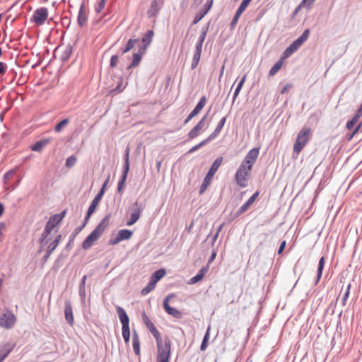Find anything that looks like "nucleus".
Listing matches in <instances>:
<instances>
[{"mask_svg":"<svg viewBox=\"0 0 362 362\" xmlns=\"http://www.w3.org/2000/svg\"><path fill=\"white\" fill-rule=\"evenodd\" d=\"M156 362H170L171 356V341L168 336L164 337L163 341L156 344Z\"/></svg>","mask_w":362,"mask_h":362,"instance_id":"obj_1","label":"nucleus"},{"mask_svg":"<svg viewBox=\"0 0 362 362\" xmlns=\"http://www.w3.org/2000/svg\"><path fill=\"white\" fill-rule=\"evenodd\" d=\"M223 157H218L211 165L209 170H208L206 176L204 177L203 182L199 188V194H202L207 189L208 186L210 185V182L218 170V168L221 165L223 162Z\"/></svg>","mask_w":362,"mask_h":362,"instance_id":"obj_2","label":"nucleus"},{"mask_svg":"<svg viewBox=\"0 0 362 362\" xmlns=\"http://www.w3.org/2000/svg\"><path fill=\"white\" fill-rule=\"evenodd\" d=\"M311 136V129L303 127L297 135V139L293 145V152L298 154L307 144Z\"/></svg>","mask_w":362,"mask_h":362,"instance_id":"obj_3","label":"nucleus"},{"mask_svg":"<svg viewBox=\"0 0 362 362\" xmlns=\"http://www.w3.org/2000/svg\"><path fill=\"white\" fill-rule=\"evenodd\" d=\"M59 223L55 219L53 220V217L51 216L49 220L47 221L44 228V230L42 231L41 236L39 239V243L41 244L40 252L42 251L44 245L47 243V238L48 235L50 234L52 230Z\"/></svg>","mask_w":362,"mask_h":362,"instance_id":"obj_4","label":"nucleus"},{"mask_svg":"<svg viewBox=\"0 0 362 362\" xmlns=\"http://www.w3.org/2000/svg\"><path fill=\"white\" fill-rule=\"evenodd\" d=\"M129 210L131 211L130 217L127 222V226H128L134 225L139 219L143 211V208L141 205L136 201L131 205Z\"/></svg>","mask_w":362,"mask_h":362,"instance_id":"obj_5","label":"nucleus"},{"mask_svg":"<svg viewBox=\"0 0 362 362\" xmlns=\"http://www.w3.org/2000/svg\"><path fill=\"white\" fill-rule=\"evenodd\" d=\"M16 320V317L13 312L9 310H6V312L0 317V327L6 329H10L14 326Z\"/></svg>","mask_w":362,"mask_h":362,"instance_id":"obj_6","label":"nucleus"},{"mask_svg":"<svg viewBox=\"0 0 362 362\" xmlns=\"http://www.w3.org/2000/svg\"><path fill=\"white\" fill-rule=\"evenodd\" d=\"M48 18V10L45 7L37 8L30 18V21L35 23L37 25H43Z\"/></svg>","mask_w":362,"mask_h":362,"instance_id":"obj_7","label":"nucleus"},{"mask_svg":"<svg viewBox=\"0 0 362 362\" xmlns=\"http://www.w3.org/2000/svg\"><path fill=\"white\" fill-rule=\"evenodd\" d=\"M141 317L144 323L146 326V327L148 329V330L151 332L152 335L156 339V344H159L160 342H163V340L160 337V334L159 331L157 329V328L155 327L153 323L151 322V320L149 319L148 315L145 312H143L141 314Z\"/></svg>","mask_w":362,"mask_h":362,"instance_id":"obj_8","label":"nucleus"},{"mask_svg":"<svg viewBox=\"0 0 362 362\" xmlns=\"http://www.w3.org/2000/svg\"><path fill=\"white\" fill-rule=\"evenodd\" d=\"M259 153V147L253 148L246 154L240 165H246L247 170H250Z\"/></svg>","mask_w":362,"mask_h":362,"instance_id":"obj_9","label":"nucleus"},{"mask_svg":"<svg viewBox=\"0 0 362 362\" xmlns=\"http://www.w3.org/2000/svg\"><path fill=\"white\" fill-rule=\"evenodd\" d=\"M246 165H240L235 173L236 183L241 187H245L247 185L246 177L248 175Z\"/></svg>","mask_w":362,"mask_h":362,"instance_id":"obj_10","label":"nucleus"},{"mask_svg":"<svg viewBox=\"0 0 362 362\" xmlns=\"http://www.w3.org/2000/svg\"><path fill=\"white\" fill-rule=\"evenodd\" d=\"M171 296H173V294H170L164 298L163 308L168 315L176 319H182L183 317V313L177 308L171 307L169 305V299Z\"/></svg>","mask_w":362,"mask_h":362,"instance_id":"obj_11","label":"nucleus"},{"mask_svg":"<svg viewBox=\"0 0 362 362\" xmlns=\"http://www.w3.org/2000/svg\"><path fill=\"white\" fill-rule=\"evenodd\" d=\"M249 4H250V3L248 1H247L246 0L242 1L241 4H240L239 7L236 10L235 13L230 23V30H233L235 28L237 23L238 21V19L240 18L242 13L245 11V9L247 8V7L248 6Z\"/></svg>","mask_w":362,"mask_h":362,"instance_id":"obj_12","label":"nucleus"},{"mask_svg":"<svg viewBox=\"0 0 362 362\" xmlns=\"http://www.w3.org/2000/svg\"><path fill=\"white\" fill-rule=\"evenodd\" d=\"M213 0H207L204 8H201L195 15L192 25L198 23L210 11L213 5Z\"/></svg>","mask_w":362,"mask_h":362,"instance_id":"obj_13","label":"nucleus"},{"mask_svg":"<svg viewBox=\"0 0 362 362\" xmlns=\"http://www.w3.org/2000/svg\"><path fill=\"white\" fill-rule=\"evenodd\" d=\"M259 194V192L257 191L255 192L247 200L245 203H244L235 212V214L233 216V218H236L238 216H240L242 214L247 211V209L250 208V206L254 203L255 199L258 197Z\"/></svg>","mask_w":362,"mask_h":362,"instance_id":"obj_14","label":"nucleus"},{"mask_svg":"<svg viewBox=\"0 0 362 362\" xmlns=\"http://www.w3.org/2000/svg\"><path fill=\"white\" fill-rule=\"evenodd\" d=\"M100 236L101 235L94 229L83 240L82 248L83 250H88Z\"/></svg>","mask_w":362,"mask_h":362,"instance_id":"obj_15","label":"nucleus"},{"mask_svg":"<svg viewBox=\"0 0 362 362\" xmlns=\"http://www.w3.org/2000/svg\"><path fill=\"white\" fill-rule=\"evenodd\" d=\"M109 180H110V175L105 180V182H104L103 185H102L100 191L98 192L96 196L94 197V199L91 202V203H90L89 206L93 207V208L96 209L98 205L99 204L100 200L102 199V198H103V195L105 194V189H106V187H107V185L108 184Z\"/></svg>","mask_w":362,"mask_h":362,"instance_id":"obj_16","label":"nucleus"},{"mask_svg":"<svg viewBox=\"0 0 362 362\" xmlns=\"http://www.w3.org/2000/svg\"><path fill=\"white\" fill-rule=\"evenodd\" d=\"M14 346L15 344L11 342L0 345V362H3L7 356L13 351Z\"/></svg>","mask_w":362,"mask_h":362,"instance_id":"obj_17","label":"nucleus"},{"mask_svg":"<svg viewBox=\"0 0 362 362\" xmlns=\"http://www.w3.org/2000/svg\"><path fill=\"white\" fill-rule=\"evenodd\" d=\"M88 20V15L85 11L84 1L81 4L79 11L77 16V23L79 27L83 28L86 24Z\"/></svg>","mask_w":362,"mask_h":362,"instance_id":"obj_18","label":"nucleus"},{"mask_svg":"<svg viewBox=\"0 0 362 362\" xmlns=\"http://www.w3.org/2000/svg\"><path fill=\"white\" fill-rule=\"evenodd\" d=\"M64 316L65 319L67 321L69 325H73L74 324V315H73V309L71 303L69 300H66L65 301V307H64Z\"/></svg>","mask_w":362,"mask_h":362,"instance_id":"obj_19","label":"nucleus"},{"mask_svg":"<svg viewBox=\"0 0 362 362\" xmlns=\"http://www.w3.org/2000/svg\"><path fill=\"white\" fill-rule=\"evenodd\" d=\"M116 310L122 327L129 326V317L124 309L120 306H117Z\"/></svg>","mask_w":362,"mask_h":362,"instance_id":"obj_20","label":"nucleus"},{"mask_svg":"<svg viewBox=\"0 0 362 362\" xmlns=\"http://www.w3.org/2000/svg\"><path fill=\"white\" fill-rule=\"evenodd\" d=\"M111 217V214L109 213L105 215V216L101 220L99 224L96 226L95 230L98 231L101 235L105 232V229L109 226V220Z\"/></svg>","mask_w":362,"mask_h":362,"instance_id":"obj_21","label":"nucleus"},{"mask_svg":"<svg viewBox=\"0 0 362 362\" xmlns=\"http://www.w3.org/2000/svg\"><path fill=\"white\" fill-rule=\"evenodd\" d=\"M111 217V214L109 213L105 215V216L101 220L99 224L96 226L95 230L98 231L101 235L105 232V229L109 226V220Z\"/></svg>","mask_w":362,"mask_h":362,"instance_id":"obj_22","label":"nucleus"},{"mask_svg":"<svg viewBox=\"0 0 362 362\" xmlns=\"http://www.w3.org/2000/svg\"><path fill=\"white\" fill-rule=\"evenodd\" d=\"M227 117H228V115L224 116L223 117H222L220 119V121L218 122V123L216 127L215 128V129L214 130V132L208 136L211 141L215 139L218 136L220 132H221L223 127H224V125L226 124Z\"/></svg>","mask_w":362,"mask_h":362,"instance_id":"obj_23","label":"nucleus"},{"mask_svg":"<svg viewBox=\"0 0 362 362\" xmlns=\"http://www.w3.org/2000/svg\"><path fill=\"white\" fill-rule=\"evenodd\" d=\"M209 26H210V22H209L206 26L203 27L202 33L199 35V36L198 37V40L196 43L195 48H199L200 49H202L203 43L205 40Z\"/></svg>","mask_w":362,"mask_h":362,"instance_id":"obj_24","label":"nucleus"},{"mask_svg":"<svg viewBox=\"0 0 362 362\" xmlns=\"http://www.w3.org/2000/svg\"><path fill=\"white\" fill-rule=\"evenodd\" d=\"M132 346L135 354L138 356H140V340L139 334L135 329L133 330Z\"/></svg>","mask_w":362,"mask_h":362,"instance_id":"obj_25","label":"nucleus"},{"mask_svg":"<svg viewBox=\"0 0 362 362\" xmlns=\"http://www.w3.org/2000/svg\"><path fill=\"white\" fill-rule=\"evenodd\" d=\"M208 266L202 267L197 274L194 276L191 279L189 280V284H195L200 281L204 276L205 273L208 271Z\"/></svg>","mask_w":362,"mask_h":362,"instance_id":"obj_26","label":"nucleus"},{"mask_svg":"<svg viewBox=\"0 0 362 362\" xmlns=\"http://www.w3.org/2000/svg\"><path fill=\"white\" fill-rule=\"evenodd\" d=\"M49 139H43L40 141H37L30 146V149L33 151L40 152L47 144L49 143Z\"/></svg>","mask_w":362,"mask_h":362,"instance_id":"obj_27","label":"nucleus"},{"mask_svg":"<svg viewBox=\"0 0 362 362\" xmlns=\"http://www.w3.org/2000/svg\"><path fill=\"white\" fill-rule=\"evenodd\" d=\"M165 274L166 270L165 269H159L151 274L150 280L156 284Z\"/></svg>","mask_w":362,"mask_h":362,"instance_id":"obj_28","label":"nucleus"},{"mask_svg":"<svg viewBox=\"0 0 362 362\" xmlns=\"http://www.w3.org/2000/svg\"><path fill=\"white\" fill-rule=\"evenodd\" d=\"M202 49H200L199 48H195V50L194 52L192 61L191 64V69L194 70L195 69L200 61L201 54H202Z\"/></svg>","mask_w":362,"mask_h":362,"instance_id":"obj_29","label":"nucleus"},{"mask_svg":"<svg viewBox=\"0 0 362 362\" xmlns=\"http://www.w3.org/2000/svg\"><path fill=\"white\" fill-rule=\"evenodd\" d=\"M72 52H73V47L71 44H68L66 46L64 50L62 52V53L60 56L61 61L62 62H67L69 59V58L71 57Z\"/></svg>","mask_w":362,"mask_h":362,"instance_id":"obj_30","label":"nucleus"},{"mask_svg":"<svg viewBox=\"0 0 362 362\" xmlns=\"http://www.w3.org/2000/svg\"><path fill=\"white\" fill-rule=\"evenodd\" d=\"M142 57L143 55L140 54L138 52L134 53L132 60L130 62V64L127 66V69L129 70L132 68L138 66L141 62Z\"/></svg>","mask_w":362,"mask_h":362,"instance_id":"obj_31","label":"nucleus"},{"mask_svg":"<svg viewBox=\"0 0 362 362\" xmlns=\"http://www.w3.org/2000/svg\"><path fill=\"white\" fill-rule=\"evenodd\" d=\"M83 228L81 226H78L74 229V230L72 232V233L70 235L69 241L67 244L65 246V249L67 250H69L71 248V245L74 243V241L77 236V235L83 230Z\"/></svg>","mask_w":362,"mask_h":362,"instance_id":"obj_32","label":"nucleus"},{"mask_svg":"<svg viewBox=\"0 0 362 362\" xmlns=\"http://www.w3.org/2000/svg\"><path fill=\"white\" fill-rule=\"evenodd\" d=\"M325 257L322 256L320 257L319 262H318L317 270V276H316V280H315V285H317L318 284V282L320 281V280L322 277V272H323V269L325 267Z\"/></svg>","mask_w":362,"mask_h":362,"instance_id":"obj_33","label":"nucleus"},{"mask_svg":"<svg viewBox=\"0 0 362 362\" xmlns=\"http://www.w3.org/2000/svg\"><path fill=\"white\" fill-rule=\"evenodd\" d=\"M139 38H131L129 39L127 44L125 45L124 47L121 49V54L123 55L128 52H129L132 49H133L135 46V45L139 41Z\"/></svg>","mask_w":362,"mask_h":362,"instance_id":"obj_34","label":"nucleus"},{"mask_svg":"<svg viewBox=\"0 0 362 362\" xmlns=\"http://www.w3.org/2000/svg\"><path fill=\"white\" fill-rule=\"evenodd\" d=\"M159 7L157 0H153L149 9L147 11L148 17L156 16L159 12Z\"/></svg>","mask_w":362,"mask_h":362,"instance_id":"obj_35","label":"nucleus"},{"mask_svg":"<svg viewBox=\"0 0 362 362\" xmlns=\"http://www.w3.org/2000/svg\"><path fill=\"white\" fill-rule=\"evenodd\" d=\"M246 74L244 75L241 79L240 80V81L238 82L235 89V91L233 93V103L235 102V100H236L238 95H239L240 93V91L241 90L243 86V84L246 80Z\"/></svg>","mask_w":362,"mask_h":362,"instance_id":"obj_36","label":"nucleus"},{"mask_svg":"<svg viewBox=\"0 0 362 362\" xmlns=\"http://www.w3.org/2000/svg\"><path fill=\"white\" fill-rule=\"evenodd\" d=\"M122 241L130 239L133 235V231L129 229H122L117 233Z\"/></svg>","mask_w":362,"mask_h":362,"instance_id":"obj_37","label":"nucleus"},{"mask_svg":"<svg viewBox=\"0 0 362 362\" xmlns=\"http://www.w3.org/2000/svg\"><path fill=\"white\" fill-rule=\"evenodd\" d=\"M153 35H154L153 30H148L145 33V35L143 36V37L141 38V42L143 44H146L148 45H150L151 42H152V40H153Z\"/></svg>","mask_w":362,"mask_h":362,"instance_id":"obj_38","label":"nucleus"},{"mask_svg":"<svg viewBox=\"0 0 362 362\" xmlns=\"http://www.w3.org/2000/svg\"><path fill=\"white\" fill-rule=\"evenodd\" d=\"M57 248V247L54 245H52V243H51L47 248V250H46V252L45 254V255L42 257V264H45L48 259L49 258L51 254L54 252V250Z\"/></svg>","mask_w":362,"mask_h":362,"instance_id":"obj_39","label":"nucleus"},{"mask_svg":"<svg viewBox=\"0 0 362 362\" xmlns=\"http://www.w3.org/2000/svg\"><path fill=\"white\" fill-rule=\"evenodd\" d=\"M210 337V326L208 327L206 332L203 337L201 346H200V350L202 351H204L206 349L208 346V341Z\"/></svg>","mask_w":362,"mask_h":362,"instance_id":"obj_40","label":"nucleus"},{"mask_svg":"<svg viewBox=\"0 0 362 362\" xmlns=\"http://www.w3.org/2000/svg\"><path fill=\"white\" fill-rule=\"evenodd\" d=\"M284 61V60L282 59V58H280L279 60L277 61L274 64V66L269 70V76L275 75L280 70V69L281 68V66L283 65Z\"/></svg>","mask_w":362,"mask_h":362,"instance_id":"obj_41","label":"nucleus"},{"mask_svg":"<svg viewBox=\"0 0 362 362\" xmlns=\"http://www.w3.org/2000/svg\"><path fill=\"white\" fill-rule=\"evenodd\" d=\"M202 129L195 125L187 134L188 140L197 138L201 133Z\"/></svg>","mask_w":362,"mask_h":362,"instance_id":"obj_42","label":"nucleus"},{"mask_svg":"<svg viewBox=\"0 0 362 362\" xmlns=\"http://www.w3.org/2000/svg\"><path fill=\"white\" fill-rule=\"evenodd\" d=\"M211 140L207 137L206 139H204L202 141H201L200 143H199L198 144L194 146L192 148H191L187 153L189 154H191V153H193L194 152H195L196 151H197L198 149H199L201 147L205 146L206 144H207L208 143H209Z\"/></svg>","mask_w":362,"mask_h":362,"instance_id":"obj_43","label":"nucleus"},{"mask_svg":"<svg viewBox=\"0 0 362 362\" xmlns=\"http://www.w3.org/2000/svg\"><path fill=\"white\" fill-rule=\"evenodd\" d=\"M95 209L90 207V206L88 207L86 214L85 216V218L83 219V221L82 224L80 226L81 228H84L86 227V226L88 224V223L90 220L91 215L95 212Z\"/></svg>","mask_w":362,"mask_h":362,"instance_id":"obj_44","label":"nucleus"},{"mask_svg":"<svg viewBox=\"0 0 362 362\" xmlns=\"http://www.w3.org/2000/svg\"><path fill=\"white\" fill-rule=\"evenodd\" d=\"M122 337H123L125 344H129V341H130V336H131L129 326L122 327Z\"/></svg>","mask_w":362,"mask_h":362,"instance_id":"obj_45","label":"nucleus"},{"mask_svg":"<svg viewBox=\"0 0 362 362\" xmlns=\"http://www.w3.org/2000/svg\"><path fill=\"white\" fill-rule=\"evenodd\" d=\"M69 122V118L62 119L60 122L56 124L54 127V131L56 132H60Z\"/></svg>","mask_w":362,"mask_h":362,"instance_id":"obj_46","label":"nucleus"},{"mask_svg":"<svg viewBox=\"0 0 362 362\" xmlns=\"http://www.w3.org/2000/svg\"><path fill=\"white\" fill-rule=\"evenodd\" d=\"M155 286H156V284H154L152 281L150 280L149 282L148 283V284L144 288H142V290L141 291V294L142 296L147 295L152 290L154 289Z\"/></svg>","mask_w":362,"mask_h":362,"instance_id":"obj_47","label":"nucleus"},{"mask_svg":"<svg viewBox=\"0 0 362 362\" xmlns=\"http://www.w3.org/2000/svg\"><path fill=\"white\" fill-rule=\"evenodd\" d=\"M124 88H125V86L123 85V79H122V78H119V81L117 82V84L115 86V88H114L111 90V93H119L122 92L124 90Z\"/></svg>","mask_w":362,"mask_h":362,"instance_id":"obj_48","label":"nucleus"},{"mask_svg":"<svg viewBox=\"0 0 362 362\" xmlns=\"http://www.w3.org/2000/svg\"><path fill=\"white\" fill-rule=\"evenodd\" d=\"M127 177L120 176V178L117 184V192L119 194H122L124 192V188L125 186V182L127 180Z\"/></svg>","mask_w":362,"mask_h":362,"instance_id":"obj_49","label":"nucleus"},{"mask_svg":"<svg viewBox=\"0 0 362 362\" xmlns=\"http://www.w3.org/2000/svg\"><path fill=\"white\" fill-rule=\"evenodd\" d=\"M76 161H77V158L75 156H74V155L70 156L69 157H68L66 158L65 165L66 168H71L75 165V164L76 163Z\"/></svg>","mask_w":362,"mask_h":362,"instance_id":"obj_50","label":"nucleus"},{"mask_svg":"<svg viewBox=\"0 0 362 362\" xmlns=\"http://www.w3.org/2000/svg\"><path fill=\"white\" fill-rule=\"evenodd\" d=\"M351 287V283H349L346 287V291H345V293L342 297V299H341V305L342 306H345L346 304L347 299L350 294Z\"/></svg>","mask_w":362,"mask_h":362,"instance_id":"obj_51","label":"nucleus"},{"mask_svg":"<svg viewBox=\"0 0 362 362\" xmlns=\"http://www.w3.org/2000/svg\"><path fill=\"white\" fill-rule=\"evenodd\" d=\"M107 0H100L95 6V11L97 13H100L106 5Z\"/></svg>","mask_w":362,"mask_h":362,"instance_id":"obj_52","label":"nucleus"},{"mask_svg":"<svg viewBox=\"0 0 362 362\" xmlns=\"http://www.w3.org/2000/svg\"><path fill=\"white\" fill-rule=\"evenodd\" d=\"M206 103V95H202L195 107L197 110H199L201 112V110L205 106Z\"/></svg>","mask_w":362,"mask_h":362,"instance_id":"obj_53","label":"nucleus"},{"mask_svg":"<svg viewBox=\"0 0 362 362\" xmlns=\"http://www.w3.org/2000/svg\"><path fill=\"white\" fill-rule=\"evenodd\" d=\"M78 295L81 299V305L83 306L86 304V288L78 287Z\"/></svg>","mask_w":362,"mask_h":362,"instance_id":"obj_54","label":"nucleus"},{"mask_svg":"<svg viewBox=\"0 0 362 362\" xmlns=\"http://www.w3.org/2000/svg\"><path fill=\"white\" fill-rule=\"evenodd\" d=\"M16 76H17L16 71L14 69H11L8 71L6 78H8L10 81V82L11 83L16 79Z\"/></svg>","mask_w":362,"mask_h":362,"instance_id":"obj_55","label":"nucleus"},{"mask_svg":"<svg viewBox=\"0 0 362 362\" xmlns=\"http://www.w3.org/2000/svg\"><path fill=\"white\" fill-rule=\"evenodd\" d=\"M61 24L65 28H69L71 25V18L69 16H64L61 18Z\"/></svg>","mask_w":362,"mask_h":362,"instance_id":"obj_56","label":"nucleus"},{"mask_svg":"<svg viewBox=\"0 0 362 362\" xmlns=\"http://www.w3.org/2000/svg\"><path fill=\"white\" fill-rule=\"evenodd\" d=\"M294 53V51H293V49H291V47H290L289 46L288 47L286 48V49L282 53V55L281 57V58H282V59H285L288 57H289L291 55H292Z\"/></svg>","mask_w":362,"mask_h":362,"instance_id":"obj_57","label":"nucleus"},{"mask_svg":"<svg viewBox=\"0 0 362 362\" xmlns=\"http://www.w3.org/2000/svg\"><path fill=\"white\" fill-rule=\"evenodd\" d=\"M358 120V119H356V117H353L351 119H349L346 122V129H349V130L353 129L354 127L355 126V124L357 123Z\"/></svg>","mask_w":362,"mask_h":362,"instance_id":"obj_58","label":"nucleus"},{"mask_svg":"<svg viewBox=\"0 0 362 362\" xmlns=\"http://www.w3.org/2000/svg\"><path fill=\"white\" fill-rule=\"evenodd\" d=\"M65 215L66 211L64 210L61 211L59 214H54L52 216L53 217V220L55 219L59 223H60L63 218H64Z\"/></svg>","mask_w":362,"mask_h":362,"instance_id":"obj_59","label":"nucleus"},{"mask_svg":"<svg viewBox=\"0 0 362 362\" xmlns=\"http://www.w3.org/2000/svg\"><path fill=\"white\" fill-rule=\"evenodd\" d=\"M118 59L119 56L117 54L112 55L110 58V67L112 69L116 67L117 65Z\"/></svg>","mask_w":362,"mask_h":362,"instance_id":"obj_60","label":"nucleus"},{"mask_svg":"<svg viewBox=\"0 0 362 362\" xmlns=\"http://www.w3.org/2000/svg\"><path fill=\"white\" fill-rule=\"evenodd\" d=\"M16 171L14 170H11L6 172L4 175V182L6 183L9 181V180L15 175Z\"/></svg>","mask_w":362,"mask_h":362,"instance_id":"obj_61","label":"nucleus"},{"mask_svg":"<svg viewBox=\"0 0 362 362\" xmlns=\"http://www.w3.org/2000/svg\"><path fill=\"white\" fill-rule=\"evenodd\" d=\"M129 171V163H124L121 176L127 177Z\"/></svg>","mask_w":362,"mask_h":362,"instance_id":"obj_62","label":"nucleus"},{"mask_svg":"<svg viewBox=\"0 0 362 362\" xmlns=\"http://www.w3.org/2000/svg\"><path fill=\"white\" fill-rule=\"evenodd\" d=\"M120 242H122V240L120 239V237L119 236L118 234H117L116 237L112 238H110L109 240L108 244L110 245H115L118 244Z\"/></svg>","mask_w":362,"mask_h":362,"instance_id":"obj_63","label":"nucleus"},{"mask_svg":"<svg viewBox=\"0 0 362 362\" xmlns=\"http://www.w3.org/2000/svg\"><path fill=\"white\" fill-rule=\"evenodd\" d=\"M120 242H122V240L120 239V237L119 236L118 234H117L116 237L112 238H110L109 240L108 244L110 245H115L118 244Z\"/></svg>","mask_w":362,"mask_h":362,"instance_id":"obj_64","label":"nucleus"}]
</instances>
